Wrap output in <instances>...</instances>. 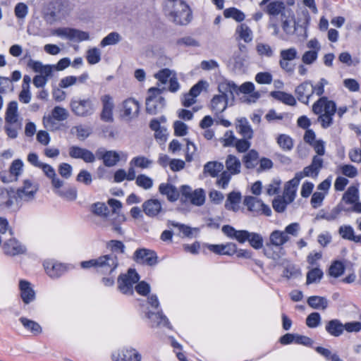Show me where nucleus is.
Returning a JSON list of instances; mask_svg holds the SVG:
<instances>
[{
	"label": "nucleus",
	"instance_id": "obj_1",
	"mask_svg": "<svg viewBox=\"0 0 361 361\" xmlns=\"http://www.w3.org/2000/svg\"><path fill=\"white\" fill-rule=\"evenodd\" d=\"M165 11L169 18L177 25L188 24L191 20V11L182 0H167Z\"/></svg>",
	"mask_w": 361,
	"mask_h": 361
},
{
	"label": "nucleus",
	"instance_id": "obj_2",
	"mask_svg": "<svg viewBox=\"0 0 361 361\" xmlns=\"http://www.w3.org/2000/svg\"><path fill=\"white\" fill-rule=\"evenodd\" d=\"M312 111L319 115L318 121L322 127L327 128L333 123V116L336 112V104L326 97H322L312 105Z\"/></svg>",
	"mask_w": 361,
	"mask_h": 361
},
{
	"label": "nucleus",
	"instance_id": "obj_3",
	"mask_svg": "<svg viewBox=\"0 0 361 361\" xmlns=\"http://www.w3.org/2000/svg\"><path fill=\"white\" fill-rule=\"evenodd\" d=\"M74 5L69 0H54L51 1L44 11V19L52 24L64 19L70 15Z\"/></svg>",
	"mask_w": 361,
	"mask_h": 361
},
{
	"label": "nucleus",
	"instance_id": "obj_4",
	"mask_svg": "<svg viewBox=\"0 0 361 361\" xmlns=\"http://www.w3.org/2000/svg\"><path fill=\"white\" fill-rule=\"evenodd\" d=\"M27 66L35 73H38L33 78V84L36 87H43L53 76L54 71V65H44L39 61L30 59Z\"/></svg>",
	"mask_w": 361,
	"mask_h": 361
},
{
	"label": "nucleus",
	"instance_id": "obj_5",
	"mask_svg": "<svg viewBox=\"0 0 361 361\" xmlns=\"http://www.w3.org/2000/svg\"><path fill=\"white\" fill-rule=\"evenodd\" d=\"M70 108L75 115L80 117L90 116L94 113L96 109L92 99H81L76 97L71 99Z\"/></svg>",
	"mask_w": 361,
	"mask_h": 361
},
{
	"label": "nucleus",
	"instance_id": "obj_6",
	"mask_svg": "<svg viewBox=\"0 0 361 361\" xmlns=\"http://www.w3.org/2000/svg\"><path fill=\"white\" fill-rule=\"evenodd\" d=\"M68 111L63 107L56 106L52 110L50 114L43 116L42 122L45 128L50 131H54L59 129V123L68 118Z\"/></svg>",
	"mask_w": 361,
	"mask_h": 361
},
{
	"label": "nucleus",
	"instance_id": "obj_7",
	"mask_svg": "<svg viewBox=\"0 0 361 361\" xmlns=\"http://www.w3.org/2000/svg\"><path fill=\"white\" fill-rule=\"evenodd\" d=\"M140 276L135 269H130L127 273L120 274L117 279V288L124 295L133 294L134 285L138 282Z\"/></svg>",
	"mask_w": 361,
	"mask_h": 361
},
{
	"label": "nucleus",
	"instance_id": "obj_8",
	"mask_svg": "<svg viewBox=\"0 0 361 361\" xmlns=\"http://www.w3.org/2000/svg\"><path fill=\"white\" fill-rule=\"evenodd\" d=\"M161 90L157 87H151L148 90L146 98V111L148 114L154 115L161 111L165 105V99L161 95Z\"/></svg>",
	"mask_w": 361,
	"mask_h": 361
},
{
	"label": "nucleus",
	"instance_id": "obj_9",
	"mask_svg": "<svg viewBox=\"0 0 361 361\" xmlns=\"http://www.w3.org/2000/svg\"><path fill=\"white\" fill-rule=\"evenodd\" d=\"M243 203L255 216L264 214L269 216L271 214L270 207L256 197L247 196L245 197Z\"/></svg>",
	"mask_w": 361,
	"mask_h": 361
},
{
	"label": "nucleus",
	"instance_id": "obj_10",
	"mask_svg": "<svg viewBox=\"0 0 361 361\" xmlns=\"http://www.w3.org/2000/svg\"><path fill=\"white\" fill-rule=\"evenodd\" d=\"M118 266V257L114 253L98 257L97 272L100 274L111 275Z\"/></svg>",
	"mask_w": 361,
	"mask_h": 361
},
{
	"label": "nucleus",
	"instance_id": "obj_11",
	"mask_svg": "<svg viewBox=\"0 0 361 361\" xmlns=\"http://www.w3.org/2000/svg\"><path fill=\"white\" fill-rule=\"evenodd\" d=\"M38 190V185L32 179L25 178L23 181V185L16 191V199L28 202L34 199Z\"/></svg>",
	"mask_w": 361,
	"mask_h": 361
},
{
	"label": "nucleus",
	"instance_id": "obj_12",
	"mask_svg": "<svg viewBox=\"0 0 361 361\" xmlns=\"http://www.w3.org/2000/svg\"><path fill=\"white\" fill-rule=\"evenodd\" d=\"M113 361H141L142 355L133 348H122L111 354Z\"/></svg>",
	"mask_w": 361,
	"mask_h": 361
},
{
	"label": "nucleus",
	"instance_id": "obj_13",
	"mask_svg": "<svg viewBox=\"0 0 361 361\" xmlns=\"http://www.w3.org/2000/svg\"><path fill=\"white\" fill-rule=\"evenodd\" d=\"M145 317L149 319L152 327H167L171 329V324L168 318L164 315L163 312L158 310L156 312L149 310L146 307L144 310Z\"/></svg>",
	"mask_w": 361,
	"mask_h": 361
},
{
	"label": "nucleus",
	"instance_id": "obj_14",
	"mask_svg": "<svg viewBox=\"0 0 361 361\" xmlns=\"http://www.w3.org/2000/svg\"><path fill=\"white\" fill-rule=\"evenodd\" d=\"M157 253L149 249H137L134 252V259L137 262L148 266H154L157 264Z\"/></svg>",
	"mask_w": 361,
	"mask_h": 361
},
{
	"label": "nucleus",
	"instance_id": "obj_15",
	"mask_svg": "<svg viewBox=\"0 0 361 361\" xmlns=\"http://www.w3.org/2000/svg\"><path fill=\"white\" fill-rule=\"evenodd\" d=\"M291 8L288 7L286 4L281 0H274L269 2L264 8V11L271 18L278 17L280 18L289 11Z\"/></svg>",
	"mask_w": 361,
	"mask_h": 361
},
{
	"label": "nucleus",
	"instance_id": "obj_16",
	"mask_svg": "<svg viewBox=\"0 0 361 361\" xmlns=\"http://www.w3.org/2000/svg\"><path fill=\"white\" fill-rule=\"evenodd\" d=\"M2 249L6 255L16 256L24 254L26 252V247L20 242L14 238L5 240Z\"/></svg>",
	"mask_w": 361,
	"mask_h": 361
},
{
	"label": "nucleus",
	"instance_id": "obj_17",
	"mask_svg": "<svg viewBox=\"0 0 361 361\" xmlns=\"http://www.w3.org/2000/svg\"><path fill=\"white\" fill-rule=\"evenodd\" d=\"M139 103L133 99H128L123 102L121 116L126 121H130L138 116Z\"/></svg>",
	"mask_w": 361,
	"mask_h": 361
},
{
	"label": "nucleus",
	"instance_id": "obj_18",
	"mask_svg": "<svg viewBox=\"0 0 361 361\" xmlns=\"http://www.w3.org/2000/svg\"><path fill=\"white\" fill-rule=\"evenodd\" d=\"M43 266L48 276L53 279L60 277L66 271V266L52 259L45 260Z\"/></svg>",
	"mask_w": 361,
	"mask_h": 361
},
{
	"label": "nucleus",
	"instance_id": "obj_19",
	"mask_svg": "<svg viewBox=\"0 0 361 361\" xmlns=\"http://www.w3.org/2000/svg\"><path fill=\"white\" fill-rule=\"evenodd\" d=\"M295 94L300 102L308 104L310 97L313 95L312 82L306 80L298 85L295 90Z\"/></svg>",
	"mask_w": 361,
	"mask_h": 361
},
{
	"label": "nucleus",
	"instance_id": "obj_20",
	"mask_svg": "<svg viewBox=\"0 0 361 361\" xmlns=\"http://www.w3.org/2000/svg\"><path fill=\"white\" fill-rule=\"evenodd\" d=\"M69 156L73 159H82L86 163H93L95 155L90 150L78 146H71L68 149Z\"/></svg>",
	"mask_w": 361,
	"mask_h": 361
},
{
	"label": "nucleus",
	"instance_id": "obj_21",
	"mask_svg": "<svg viewBox=\"0 0 361 361\" xmlns=\"http://www.w3.org/2000/svg\"><path fill=\"white\" fill-rule=\"evenodd\" d=\"M101 102L102 103L101 119L106 122H111L114 108L113 98L109 94H104L101 97Z\"/></svg>",
	"mask_w": 361,
	"mask_h": 361
},
{
	"label": "nucleus",
	"instance_id": "obj_22",
	"mask_svg": "<svg viewBox=\"0 0 361 361\" xmlns=\"http://www.w3.org/2000/svg\"><path fill=\"white\" fill-rule=\"evenodd\" d=\"M223 233L231 239L236 240L240 243H244L247 241L249 231L246 230H235L229 225H225L222 227Z\"/></svg>",
	"mask_w": 361,
	"mask_h": 361
},
{
	"label": "nucleus",
	"instance_id": "obj_23",
	"mask_svg": "<svg viewBox=\"0 0 361 361\" xmlns=\"http://www.w3.org/2000/svg\"><path fill=\"white\" fill-rule=\"evenodd\" d=\"M280 19L283 32L287 35H293L296 30L294 11L290 9L286 13H283Z\"/></svg>",
	"mask_w": 361,
	"mask_h": 361
},
{
	"label": "nucleus",
	"instance_id": "obj_24",
	"mask_svg": "<svg viewBox=\"0 0 361 361\" xmlns=\"http://www.w3.org/2000/svg\"><path fill=\"white\" fill-rule=\"evenodd\" d=\"M39 169H41L47 178L51 180L54 189H60L63 185L64 181L57 176L55 169L51 165L43 163Z\"/></svg>",
	"mask_w": 361,
	"mask_h": 361
},
{
	"label": "nucleus",
	"instance_id": "obj_25",
	"mask_svg": "<svg viewBox=\"0 0 361 361\" xmlns=\"http://www.w3.org/2000/svg\"><path fill=\"white\" fill-rule=\"evenodd\" d=\"M300 181V180L298 179V178L295 176L293 179L290 180L286 183L283 193V197L288 203H291L294 201Z\"/></svg>",
	"mask_w": 361,
	"mask_h": 361
},
{
	"label": "nucleus",
	"instance_id": "obj_26",
	"mask_svg": "<svg viewBox=\"0 0 361 361\" xmlns=\"http://www.w3.org/2000/svg\"><path fill=\"white\" fill-rule=\"evenodd\" d=\"M219 95H222L227 99H233L234 93L238 92V86L232 81L223 80L219 82Z\"/></svg>",
	"mask_w": 361,
	"mask_h": 361
},
{
	"label": "nucleus",
	"instance_id": "obj_27",
	"mask_svg": "<svg viewBox=\"0 0 361 361\" xmlns=\"http://www.w3.org/2000/svg\"><path fill=\"white\" fill-rule=\"evenodd\" d=\"M144 213L149 217L157 216L162 210L161 202L157 199H149L142 204Z\"/></svg>",
	"mask_w": 361,
	"mask_h": 361
},
{
	"label": "nucleus",
	"instance_id": "obj_28",
	"mask_svg": "<svg viewBox=\"0 0 361 361\" xmlns=\"http://www.w3.org/2000/svg\"><path fill=\"white\" fill-rule=\"evenodd\" d=\"M19 288L20 290V297L25 304H29L35 300V292L31 287L30 282L20 280L19 282Z\"/></svg>",
	"mask_w": 361,
	"mask_h": 361
},
{
	"label": "nucleus",
	"instance_id": "obj_29",
	"mask_svg": "<svg viewBox=\"0 0 361 361\" xmlns=\"http://www.w3.org/2000/svg\"><path fill=\"white\" fill-rule=\"evenodd\" d=\"M235 128L237 132L244 138L252 139L253 137V130L245 117L238 118L236 119Z\"/></svg>",
	"mask_w": 361,
	"mask_h": 361
},
{
	"label": "nucleus",
	"instance_id": "obj_30",
	"mask_svg": "<svg viewBox=\"0 0 361 361\" xmlns=\"http://www.w3.org/2000/svg\"><path fill=\"white\" fill-rule=\"evenodd\" d=\"M208 249L217 255L231 256L236 252V245L233 243H228L221 245H208Z\"/></svg>",
	"mask_w": 361,
	"mask_h": 361
},
{
	"label": "nucleus",
	"instance_id": "obj_31",
	"mask_svg": "<svg viewBox=\"0 0 361 361\" xmlns=\"http://www.w3.org/2000/svg\"><path fill=\"white\" fill-rule=\"evenodd\" d=\"M325 330L330 336L339 337L344 332L343 324L338 319L329 320L325 324Z\"/></svg>",
	"mask_w": 361,
	"mask_h": 361
},
{
	"label": "nucleus",
	"instance_id": "obj_32",
	"mask_svg": "<svg viewBox=\"0 0 361 361\" xmlns=\"http://www.w3.org/2000/svg\"><path fill=\"white\" fill-rule=\"evenodd\" d=\"M283 231H273L269 235L267 245H270L276 247H281L290 240V237H287Z\"/></svg>",
	"mask_w": 361,
	"mask_h": 361
},
{
	"label": "nucleus",
	"instance_id": "obj_33",
	"mask_svg": "<svg viewBox=\"0 0 361 361\" xmlns=\"http://www.w3.org/2000/svg\"><path fill=\"white\" fill-rule=\"evenodd\" d=\"M225 166L226 171L234 176L241 172L242 164L240 160L235 155H227L225 160Z\"/></svg>",
	"mask_w": 361,
	"mask_h": 361
},
{
	"label": "nucleus",
	"instance_id": "obj_34",
	"mask_svg": "<svg viewBox=\"0 0 361 361\" xmlns=\"http://www.w3.org/2000/svg\"><path fill=\"white\" fill-rule=\"evenodd\" d=\"M159 191L161 195H166L168 200L175 202L179 197V191L170 183H161L159 186Z\"/></svg>",
	"mask_w": 361,
	"mask_h": 361
},
{
	"label": "nucleus",
	"instance_id": "obj_35",
	"mask_svg": "<svg viewBox=\"0 0 361 361\" xmlns=\"http://www.w3.org/2000/svg\"><path fill=\"white\" fill-rule=\"evenodd\" d=\"M228 104V99L222 95H214L211 100V109L215 114L224 112Z\"/></svg>",
	"mask_w": 361,
	"mask_h": 361
},
{
	"label": "nucleus",
	"instance_id": "obj_36",
	"mask_svg": "<svg viewBox=\"0 0 361 361\" xmlns=\"http://www.w3.org/2000/svg\"><path fill=\"white\" fill-rule=\"evenodd\" d=\"M19 322L24 329L34 336L39 335L42 332V328L37 322L25 317L19 318Z\"/></svg>",
	"mask_w": 361,
	"mask_h": 361
},
{
	"label": "nucleus",
	"instance_id": "obj_37",
	"mask_svg": "<svg viewBox=\"0 0 361 361\" xmlns=\"http://www.w3.org/2000/svg\"><path fill=\"white\" fill-rule=\"evenodd\" d=\"M4 118L5 123L21 121L19 118L18 106L17 102L11 101L8 104Z\"/></svg>",
	"mask_w": 361,
	"mask_h": 361
},
{
	"label": "nucleus",
	"instance_id": "obj_38",
	"mask_svg": "<svg viewBox=\"0 0 361 361\" xmlns=\"http://www.w3.org/2000/svg\"><path fill=\"white\" fill-rule=\"evenodd\" d=\"M240 200L241 194L239 192L233 191L228 195L225 202V208L228 210L237 212L239 209Z\"/></svg>",
	"mask_w": 361,
	"mask_h": 361
},
{
	"label": "nucleus",
	"instance_id": "obj_39",
	"mask_svg": "<svg viewBox=\"0 0 361 361\" xmlns=\"http://www.w3.org/2000/svg\"><path fill=\"white\" fill-rule=\"evenodd\" d=\"M243 162L247 169H255L259 164V153L251 149L243 157Z\"/></svg>",
	"mask_w": 361,
	"mask_h": 361
},
{
	"label": "nucleus",
	"instance_id": "obj_40",
	"mask_svg": "<svg viewBox=\"0 0 361 361\" xmlns=\"http://www.w3.org/2000/svg\"><path fill=\"white\" fill-rule=\"evenodd\" d=\"M223 169L224 164L216 161H208L204 166V173L213 178L217 177Z\"/></svg>",
	"mask_w": 361,
	"mask_h": 361
},
{
	"label": "nucleus",
	"instance_id": "obj_41",
	"mask_svg": "<svg viewBox=\"0 0 361 361\" xmlns=\"http://www.w3.org/2000/svg\"><path fill=\"white\" fill-rule=\"evenodd\" d=\"M307 304L313 309L324 310L329 305V301L324 297L313 295L308 298Z\"/></svg>",
	"mask_w": 361,
	"mask_h": 361
},
{
	"label": "nucleus",
	"instance_id": "obj_42",
	"mask_svg": "<svg viewBox=\"0 0 361 361\" xmlns=\"http://www.w3.org/2000/svg\"><path fill=\"white\" fill-rule=\"evenodd\" d=\"M129 164L131 166L145 169L152 166L153 161L144 156H137L130 160Z\"/></svg>",
	"mask_w": 361,
	"mask_h": 361
},
{
	"label": "nucleus",
	"instance_id": "obj_43",
	"mask_svg": "<svg viewBox=\"0 0 361 361\" xmlns=\"http://www.w3.org/2000/svg\"><path fill=\"white\" fill-rule=\"evenodd\" d=\"M271 95L274 99L283 102L285 104L289 106H295L296 104L295 98L292 94L286 93L285 92H272Z\"/></svg>",
	"mask_w": 361,
	"mask_h": 361
},
{
	"label": "nucleus",
	"instance_id": "obj_44",
	"mask_svg": "<svg viewBox=\"0 0 361 361\" xmlns=\"http://www.w3.org/2000/svg\"><path fill=\"white\" fill-rule=\"evenodd\" d=\"M236 33L245 42H250L253 39L252 31L246 24H240L236 28Z\"/></svg>",
	"mask_w": 361,
	"mask_h": 361
},
{
	"label": "nucleus",
	"instance_id": "obj_45",
	"mask_svg": "<svg viewBox=\"0 0 361 361\" xmlns=\"http://www.w3.org/2000/svg\"><path fill=\"white\" fill-rule=\"evenodd\" d=\"M345 209L343 205L342 204H338L330 212H326L321 215L320 218L328 221H335L340 217L341 213Z\"/></svg>",
	"mask_w": 361,
	"mask_h": 361
},
{
	"label": "nucleus",
	"instance_id": "obj_46",
	"mask_svg": "<svg viewBox=\"0 0 361 361\" xmlns=\"http://www.w3.org/2000/svg\"><path fill=\"white\" fill-rule=\"evenodd\" d=\"M324 273L322 269L315 267L310 269L307 274V284L319 283L322 279Z\"/></svg>",
	"mask_w": 361,
	"mask_h": 361
},
{
	"label": "nucleus",
	"instance_id": "obj_47",
	"mask_svg": "<svg viewBox=\"0 0 361 361\" xmlns=\"http://www.w3.org/2000/svg\"><path fill=\"white\" fill-rule=\"evenodd\" d=\"M21 128V121L5 123L4 126L6 135L11 139H15L18 137V130H20Z\"/></svg>",
	"mask_w": 361,
	"mask_h": 361
},
{
	"label": "nucleus",
	"instance_id": "obj_48",
	"mask_svg": "<svg viewBox=\"0 0 361 361\" xmlns=\"http://www.w3.org/2000/svg\"><path fill=\"white\" fill-rule=\"evenodd\" d=\"M338 233L342 238L355 243L357 235H355L353 228L350 225H343L338 229Z\"/></svg>",
	"mask_w": 361,
	"mask_h": 361
},
{
	"label": "nucleus",
	"instance_id": "obj_49",
	"mask_svg": "<svg viewBox=\"0 0 361 361\" xmlns=\"http://www.w3.org/2000/svg\"><path fill=\"white\" fill-rule=\"evenodd\" d=\"M224 15L225 18H233L237 22H242L245 18L244 13L234 7L225 9Z\"/></svg>",
	"mask_w": 361,
	"mask_h": 361
},
{
	"label": "nucleus",
	"instance_id": "obj_50",
	"mask_svg": "<svg viewBox=\"0 0 361 361\" xmlns=\"http://www.w3.org/2000/svg\"><path fill=\"white\" fill-rule=\"evenodd\" d=\"M101 51L97 47L89 49L86 52V59L89 64L94 65L101 61Z\"/></svg>",
	"mask_w": 361,
	"mask_h": 361
},
{
	"label": "nucleus",
	"instance_id": "obj_51",
	"mask_svg": "<svg viewBox=\"0 0 361 361\" xmlns=\"http://www.w3.org/2000/svg\"><path fill=\"white\" fill-rule=\"evenodd\" d=\"M358 197V189L355 186H350L344 193L343 200L348 204H353L357 201Z\"/></svg>",
	"mask_w": 361,
	"mask_h": 361
},
{
	"label": "nucleus",
	"instance_id": "obj_52",
	"mask_svg": "<svg viewBox=\"0 0 361 361\" xmlns=\"http://www.w3.org/2000/svg\"><path fill=\"white\" fill-rule=\"evenodd\" d=\"M104 160L103 161L104 166L111 167L115 166L120 160L119 154L114 150H109L104 155Z\"/></svg>",
	"mask_w": 361,
	"mask_h": 361
},
{
	"label": "nucleus",
	"instance_id": "obj_53",
	"mask_svg": "<svg viewBox=\"0 0 361 361\" xmlns=\"http://www.w3.org/2000/svg\"><path fill=\"white\" fill-rule=\"evenodd\" d=\"M121 40V35L116 32H112L102 39L100 42V45L102 47H105L109 45H114L118 43Z\"/></svg>",
	"mask_w": 361,
	"mask_h": 361
},
{
	"label": "nucleus",
	"instance_id": "obj_54",
	"mask_svg": "<svg viewBox=\"0 0 361 361\" xmlns=\"http://www.w3.org/2000/svg\"><path fill=\"white\" fill-rule=\"evenodd\" d=\"M135 183L138 187L147 190L152 188L154 182L150 177L140 174L137 176Z\"/></svg>",
	"mask_w": 361,
	"mask_h": 361
},
{
	"label": "nucleus",
	"instance_id": "obj_55",
	"mask_svg": "<svg viewBox=\"0 0 361 361\" xmlns=\"http://www.w3.org/2000/svg\"><path fill=\"white\" fill-rule=\"evenodd\" d=\"M189 200L195 206L202 205L205 201L204 191L201 188L195 190Z\"/></svg>",
	"mask_w": 361,
	"mask_h": 361
},
{
	"label": "nucleus",
	"instance_id": "obj_56",
	"mask_svg": "<svg viewBox=\"0 0 361 361\" xmlns=\"http://www.w3.org/2000/svg\"><path fill=\"white\" fill-rule=\"evenodd\" d=\"M247 241L250 245L256 250L260 249L263 246V238L262 235L257 233L250 232Z\"/></svg>",
	"mask_w": 361,
	"mask_h": 361
},
{
	"label": "nucleus",
	"instance_id": "obj_57",
	"mask_svg": "<svg viewBox=\"0 0 361 361\" xmlns=\"http://www.w3.org/2000/svg\"><path fill=\"white\" fill-rule=\"evenodd\" d=\"M56 193L68 201H74L77 199L78 192L75 188H69L65 190H60L56 189Z\"/></svg>",
	"mask_w": 361,
	"mask_h": 361
},
{
	"label": "nucleus",
	"instance_id": "obj_58",
	"mask_svg": "<svg viewBox=\"0 0 361 361\" xmlns=\"http://www.w3.org/2000/svg\"><path fill=\"white\" fill-rule=\"evenodd\" d=\"M23 162L21 159L14 160L9 169V173L13 179L16 180L23 171Z\"/></svg>",
	"mask_w": 361,
	"mask_h": 361
},
{
	"label": "nucleus",
	"instance_id": "obj_59",
	"mask_svg": "<svg viewBox=\"0 0 361 361\" xmlns=\"http://www.w3.org/2000/svg\"><path fill=\"white\" fill-rule=\"evenodd\" d=\"M345 270L344 264L340 261H335L329 267V274L330 276L338 278L341 276Z\"/></svg>",
	"mask_w": 361,
	"mask_h": 361
},
{
	"label": "nucleus",
	"instance_id": "obj_60",
	"mask_svg": "<svg viewBox=\"0 0 361 361\" xmlns=\"http://www.w3.org/2000/svg\"><path fill=\"white\" fill-rule=\"evenodd\" d=\"M237 138L232 130H227L221 137L220 142L224 147H234Z\"/></svg>",
	"mask_w": 361,
	"mask_h": 361
},
{
	"label": "nucleus",
	"instance_id": "obj_61",
	"mask_svg": "<svg viewBox=\"0 0 361 361\" xmlns=\"http://www.w3.org/2000/svg\"><path fill=\"white\" fill-rule=\"evenodd\" d=\"M277 142L280 147L285 151H289L293 147V143L291 137L285 134H281L278 137Z\"/></svg>",
	"mask_w": 361,
	"mask_h": 361
},
{
	"label": "nucleus",
	"instance_id": "obj_62",
	"mask_svg": "<svg viewBox=\"0 0 361 361\" xmlns=\"http://www.w3.org/2000/svg\"><path fill=\"white\" fill-rule=\"evenodd\" d=\"M90 39V35L87 32L72 28L71 41L80 42Z\"/></svg>",
	"mask_w": 361,
	"mask_h": 361
},
{
	"label": "nucleus",
	"instance_id": "obj_63",
	"mask_svg": "<svg viewBox=\"0 0 361 361\" xmlns=\"http://www.w3.org/2000/svg\"><path fill=\"white\" fill-rule=\"evenodd\" d=\"M298 58V53L295 47L282 49L280 51V59L284 61H290Z\"/></svg>",
	"mask_w": 361,
	"mask_h": 361
},
{
	"label": "nucleus",
	"instance_id": "obj_64",
	"mask_svg": "<svg viewBox=\"0 0 361 361\" xmlns=\"http://www.w3.org/2000/svg\"><path fill=\"white\" fill-rule=\"evenodd\" d=\"M256 50L257 54L261 56L270 58L274 56V50L267 44L258 43L256 46Z\"/></svg>",
	"mask_w": 361,
	"mask_h": 361
}]
</instances>
